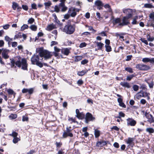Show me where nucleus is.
<instances>
[{"label": "nucleus", "instance_id": "obj_23", "mask_svg": "<svg viewBox=\"0 0 154 154\" xmlns=\"http://www.w3.org/2000/svg\"><path fill=\"white\" fill-rule=\"evenodd\" d=\"M134 138L129 137L128 138L127 140L126 141L127 144H128L129 145H132L133 143V141L134 140Z\"/></svg>", "mask_w": 154, "mask_h": 154}, {"label": "nucleus", "instance_id": "obj_6", "mask_svg": "<svg viewBox=\"0 0 154 154\" xmlns=\"http://www.w3.org/2000/svg\"><path fill=\"white\" fill-rule=\"evenodd\" d=\"M129 18L125 16L123 17L122 20V22L118 24L119 26H122L129 24L130 22L129 19Z\"/></svg>", "mask_w": 154, "mask_h": 154}, {"label": "nucleus", "instance_id": "obj_56", "mask_svg": "<svg viewBox=\"0 0 154 154\" xmlns=\"http://www.w3.org/2000/svg\"><path fill=\"white\" fill-rule=\"evenodd\" d=\"M58 42L55 41H52L51 42L50 46L52 47L54 45H57Z\"/></svg>", "mask_w": 154, "mask_h": 154}, {"label": "nucleus", "instance_id": "obj_12", "mask_svg": "<svg viewBox=\"0 0 154 154\" xmlns=\"http://www.w3.org/2000/svg\"><path fill=\"white\" fill-rule=\"evenodd\" d=\"M75 112L76 113V116L77 118L81 119H82L84 118V115L82 112H80L79 110L78 109H76Z\"/></svg>", "mask_w": 154, "mask_h": 154}, {"label": "nucleus", "instance_id": "obj_1", "mask_svg": "<svg viewBox=\"0 0 154 154\" xmlns=\"http://www.w3.org/2000/svg\"><path fill=\"white\" fill-rule=\"evenodd\" d=\"M11 63L12 66H14V64L19 67H22L21 68L24 70H27V64L26 63V61L25 59H21L19 56H17L15 60L14 59H10Z\"/></svg>", "mask_w": 154, "mask_h": 154}, {"label": "nucleus", "instance_id": "obj_46", "mask_svg": "<svg viewBox=\"0 0 154 154\" xmlns=\"http://www.w3.org/2000/svg\"><path fill=\"white\" fill-rule=\"evenodd\" d=\"M18 134L17 132H13L12 133L10 134V136H12L14 137H17V136L18 135Z\"/></svg>", "mask_w": 154, "mask_h": 154}, {"label": "nucleus", "instance_id": "obj_4", "mask_svg": "<svg viewBox=\"0 0 154 154\" xmlns=\"http://www.w3.org/2000/svg\"><path fill=\"white\" fill-rule=\"evenodd\" d=\"M75 27L71 25H66L65 26L63 29V31L69 34H72L75 31Z\"/></svg>", "mask_w": 154, "mask_h": 154}, {"label": "nucleus", "instance_id": "obj_9", "mask_svg": "<svg viewBox=\"0 0 154 154\" xmlns=\"http://www.w3.org/2000/svg\"><path fill=\"white\" fill-rule=\"evenodd\" d=\"M128 125L134 126L136 124V122L132 118H128L126 120Z\"/></svg>", "mask_w": 154, "mask_h": 154}, {"label": "nucleus", "instance_id": "obj_38", "mask_svg": "<svg viewBox=\"0 0 154 154\" xmlns=\"http://www.w3.org/2000/svg\"><path fill=\"white\" fill-rule=\"evenodd\" d=\"M7 91L8 94H9L12 95L13 94L14 95L16 94V93L14 92L11 89H8L7 90Z\"/></svg>", "mask_w": 154, "mask_h": 154}, {"label": "nucleus", "instance_id": "obj_44", "mask_svg": "<svg viewBox=\"0 0 154 154\" xmlns=\"http://www.w3.org/2000/svg\"><path fill=\"white\" fill-rule=\"evenodd\" d=\"M125 70L131 73H132L133 72L132 69L131 68L126 67L125 68Z\"/></svg>", "mask_w": 154, "mask_h": 154}, {"label": "nucleus", "instance_id": "obj_8", "mask_svg": "<svg viewBox=\"0 0 154 154\" xmlns=\"http://www.w3.org/2000/svg\"><path fill=\"white\" fill-rule=\"evenodd\" d=\"M95 119V118L93 117L92 114L89 112L86 114L85 118V122L86 123H88L90 121H93Z\"/></svg>", "mask_w": 154, "mask_h": 154}, {"label": "nucleus", "instance_id": "obj_34", "mask_svg": "<svg viewBox=\"0 0 154 154\" xmlns=\"http://www.w3.org/2000/svg\"><path fill=\"white\" fill-rule=\"evenodd\" d=\"M30 28L32 31H36L37 29V27L35 25H31L30 26Z\"/></svg>", "mask_w": 154, "mask_h": 154}, {"label": "nucleus", "instance_id": "obj_22", "mask_svg": "<svg viewBox=\"0 0 154 154\" xmlns=\"http://www.w3.org/2000/svg\"><path fill=\"white\" fill-rule=\"evenodd\" d=\"M118 101L119 103V105L120 106H122L124 108L126 107V105L125 104L122 102V100L121 98H119L118 99Z\"/></svg>", "mask_w": 154, "mask_h": 154}, {"label": "nucleus", "instance_id": "obj_61", "mask_svg": "<svg viewBox=\"0 0 154 154\" xmlns=\"http://www.w3.org/2000/svg\"><path fill=\"white\" fill-rule=\"evenodd\" d=\"M147 40L148 41H153L154 40V38L153 37H150V36H149V37H147Z\"/></svg>", "mask_w": 154, "mask_h": 154}, {"label": "nucleus", "instance_id": "obj_62", "mask_svg": "<svg viewBox=\"0 0 154 154\" xmlns=\"http://www.w3.org/2000/svg\"><path fill=\"white\" fill-rule=\"evenodd\" d=\"M88 30L90 31H91L93 32H96V30L94 29L93 28V27L91 26H89L88 27Z\"/></svg>", "mask_w": 154, "mask_h": 154}, {"label": "nucleus", "instance_id": "obj_11", "mask_svg": "<svg viewBox=\"0 0 154 154\" xmlns=\"http://www.w3.org/2000/svg\"><path fill=\"white\" fill-rule=\"evenodd\" d=\"M76 9L73 7H71L69 9L68 12L70 14V16L74 17L76 15Z\"/></svg>", "mask_w": 154, "mask_h": 154}, {"label": "nucleus", "instance_id": "obj_13", "mask_svg": "<svg viewBox=\"0 0 154 154\" xmlns=\"http://www.w3.org/2000/svg\"><path fill=\"white\" fill-rule=\"evenodd\" d=\"M34 89L32 88L29 89L23 88L22 90V93H25L28 92L29 94H32L33 91Z\"/></svg>", "mask_w": 154, "mask_h": 154}, {"label": "nucleus", "instance_id": "obj_18", "mask_svg": "<svg viewBox=\"0 0 154 154\" xmlns=\"http://www.w3.org/2000/svg\"><path fill=\"white\" fill-rule=\"evenodd\" d=\"M120 84L122 86L124 87H125L128 88H131V86L129 83L127 82H121Z\"/></svg>", "mask_w": 154, "mask_h": 154}, {"label": "nucleus", "instance_id": "obj_3", "mask_svg": "<svg viewBox=\"0 0 154 154\" xmlns=\"http://www.w3.org/2000/svg\"><path fill=\"white\" fill-rule=\"evenodd\" d=\"M39 57L38 55H34L31 58V61L32 64H35L40 68L43 67L42 63L39 61Z\"/></svg>", "mask_w": 154, "mask_h": 154}, {"label": "nucleus", "instance_id": "obj_10", "mask_svg": "<svg viewBox=\"0 0 154 154\" xmlns=\"http://www.w3.org/2000/svg\"><path fill=\"white\" fill-rule=\"evenodd\" d=\"M10 52V51L6 49H3L2 50V55L3 58L5 59H7L9 57L8 54Z\"/></svg>", "mask_w": 154, "mask_h": 154}, {"label": "nucleus", "instance_id": "obj_27", "mask_svg": "<svg viewBox=\"0 0 154 154\" xmlns=\"http://www.w3.org/2000/svg\"><path fill=\"white\" fill-rule=\"evenodd\" d=\"M94 134L95 137L96 138H97L100 136V131L99 130L95 129H94Z\"/></svg>", "mask_w": 154, "mask_h": 154}, {"label": "nucleus", "instance_id": "obj_19", "mask_svg": "<svg viewBox=\"0 0 154 154\" xmlns=\"http://www.w3.org/2000/svg\"><path fill=\"white\" fill-rule=\"evenodd\" d=\"M146 117L148 119V121L151 123L154 122V120L153 119L152 116L151 115H146Z\"/></svg>", "mask_w": 154, "mask_h": 154}, {"label": "nucleus", "instance_id": "obj_55", "mask_svg": "<svg viewBox=\"0 0 154 154\" xmlns=\"http://www.w3.org/2000/svg\"><path fill=\"white\" fill-rule=\"evenodd\" d=\"M149 85V87L150 88H152L153 86V83L152 82H151L150 83L147 82Z\"/></svg>", "mask_w": 154, "mask_h": 154}, {"label": "nucleus", "instance_id": "obj_24", "mask_svg": "<svg viewBox=\"0 0 154 154\" xmlns=\"http://www.w3.org/2000/svg\"><path fill=\"white\" fill-rule=\"evenodd\" d=\"M95 5L97 7L102 6L103 4L102 2L99 0H97L95 2Z\"/></svg>", "mask_w": 154, "mask_h": 154}, {"label": "nucleus", "instance_id": "obj_57", "mask_svg": "<svg viewBox=\"0 0 154 154\" xmlns=\"http://www.w3.org/2000/svg\"><path fill=\"white\" fill-rule=\"evenodd\" d=\"M54 50L55 51V52H60V49L58 48L56 46H55L54 47Z\"/></svg>", "mask_w": 154, "mask_h": 154}, {"label": "nucleus", "instance_id": "obj_53", "mask_svg": "<svg viewBox=\"0 0 154 154\" xmlns=\"http://www.w3.org/2000/svg\"><path fill=\"white\" fill-rule=\"evenodd\" d=\"M143 94H140V92L137 93L136 95V96L137 98L139 99V98L143 97Z\"/></svg>", "mask_w": 154, "mask_h": 154}, {"label": "nucleus", "instance_id": "obj_64", "mask_svg": "<svg viewBox=\"0 0 154 154\" xmlns=\"http://www.w3.org/2000/svg\"><path fill=\"white\" fill-rule=\"evenodd\" d=\"M149 17L151 19H154V13H151L149 15Z\"/></svg>", "mask_w": 154, "mask_h": 154}, {"label": "nucleus", "instance_id": "obj_7", "mask_svg": "<svg viewBox=\"0 0 154 154\" xmlns=\"http://www.w3.org/2000/svg\"><path fill=\"white\" fill-rule=\"evenodd\" d=\"M136 68L140 70H146L150 69V67L149 66L143 64L137 65Z\"/></svg>", "mask_w": 154, "mask_h": 154}, {"label": "nucleus", "instance_id": "obj_60", "mask_svg": "<svg viewBox=\"0 0 154 154\" xmlns=\"http://www.w3.org/2000/svg\"><path fill=\"white\" fill-rule=\"evenodd\" d=\"M54 11L57 12H58L60 11V9L57 6H55L54 7Z\"/></svg>", "mask_w": 154, "mask_h": 154}, {"label": "nucleus", "instance_id": "obj_58", "mask_svg": "<svg viewBox=\"0 0 154 154\" xmlns=\"http://www.w3.org/2000/svg\"><path fill=\"white\" fill-rule=\"evenodd\" d=\"M36 5L34 3H33L31 5L32 8L33 9H36Z\"/></svg>", "mask_w": 154, "mask_h": 154}, {"label": "nucleus", "instance_id": "obj_50", "mask_svg": "<svg viewBox=\"0 0 154 154\" xmlns=\"http://www.w3.org/2000/svg\"><path fill=\"white\" fill-rule=\"evenodd\" d=\"M10 25L8 24H6L3 26V28L5 29H8L10 26Z\"/></svg>", "mask_w": 154, "mask_h": 154}, {"label": "nucleus", "instance_id": "obj_21", "mask_svg": "<svg viewBox=\"0 0 154 154\" xmlns=\"http://www.w3.org/2000/svg\"><path fill=\"white\" fill-rule=\"evenodd\" d=\"M59 7L60 8L61 7L62 8L61 11L62 12L66 11L67 9V7L65 6V4L63 3H60L59 5Z\"/></svg>", "mask_w": 154, "mask_h": 154}, {"label": "nucleus", "instance_id": "obj_35", "mask_svg": "<svg viewBox=\"0 0 154 154\" xmlns=\"http://www.w3.org/2000/svg\"><path fill=\"white\" fill-rule=\"evenodd\" d=\"M28 26L26 24H23L21 28V31H23L25 29H28Z\"/></svg>", "mask_w": 154, "mask_h": 154}, {"label": "nucleus", "instance_id": "obj_29", "mask_svg": "<svg viewBox=\"0 0 154 154\" xmlns=\"http://www.w3.org/2000/svg\"><path fill=\"white\" fill-rule=\"evenodd\" d=\"M82 58V57L81 56H75L74 59L75 61L78 62L81 60Z\"/></svg>", "mask_w": 154, "mask_h": 154}, {"label": "nucleus", "instance_id": "obj_17", "mask_svg": "<svg viewBox=\"0 0 154 154\" xmlns=\"http://www.w3.org/2000/svg\"><path fill=\"white\" fill-rule=\"evenodd\" d=\"M55 25L53 23L48 25L46 29L47 30L50 31L55 28Z\"/></svg>", "mask_w": 154, "mask_h": 154}, {"label": "nucleus", "instance_id": "obj_25", "mask_svg": "<svg viewBox=\"0 0 154 154\" xmlns=\"http://www.w3.org/2000/svg\"><path fill=\"white\" fill-rule=\"evenodd\" d=\"M121 21V19L120 18H118L114 19L113 22V23L114 25H116L117 24H119Z\"/></svg>", "mask_w": 154, "mask_h": 154}, {"label": "nucleus", "instance_id": "obj_43", "mask_svg": "<svg viewBox=\"0 0 154 154\" xmlns=\"http://www.w3.org/2000/svg\"><path fill=\"white\" fill-rule=\"evenodd\" d=\"M5 40L8 42L12 40V38H10L8 36H6L5 37Z\"/></svg>", "mask_w": 154, "mask_h": 154}, {"label": "nucleus", "instance_id": "obj_20", "mask_svg": "<svg viewBox=\"0 0 154 154\" xmlns=\"http://www.w3.org/2000/svg\"><path fill=\"white\" fill-rule=\"evenodd\" d=\"M106 142L104 141H101L98 142L97 143L96 146L98 147H102L103 146L106 145Z\"/></svg>", "mask_w": 154, "mask_h": 154}, {"label": "nucleus", "instance_id": "obj_15", "mask_svg": "<svg viewBox=\"0 0 154 154\" xmlns=\"http://www.w3.org/2000/svg\"><path fill=\"white\" fill-rule=\"evenodd\" d=\"M12 8L14 10H16V8H17V10L21 9V7H19L18 5L14 2L12 3Z\"/></svg>", "mask_w": 154, "mask_h": 154}, {"label": "nucleus", "instance_id": "obj_28", "mask_svg": "<svg viewBox=\"0 0 154 154\" xmlns=\"http://www.w3.org/2000/svg\"><path fill=\"white\" fill-rule=\"evenodd\" d=\"M138 19V17L137 16H135L133 18L132 21L131 23L133 25H135L137 24V20Z\"/></svg>", "mask_w": 154, "mask_h": 154}, {"label": "nucleus", "instance_id": "obj_14", "mask_svg": "<svg viewBox=\"0 0 154 154\" xmlns=\"http://www.w3.org/2000/svg\"><path fill=\"white\" fill-rule=\"evenodd\" d=\"M61 53L66 56L69 55L70 53V49L68 48H63L61 50Z\"/></svg>", "mask_w": 154, "mask_h": 154}, {"label": "nucleus", "instance_id": "obj_42", "mask_svg": "<svg viewBox=\"0 0 154 154\" xmlns=\"http://www.w3.org/2000/svg\"><path fill=\"white\" fill-rule=\"evenodd\" d=\"M140 40L143 43H144L146 45H148V42L144 38H141Z\"/></svg>", "mask_w": 154, "mask_h": 154}, {"label": "nucleus", "instance_id": "obj_30", "mask_svg": "<svg viewBox=\"0 0 154 154\" xmlns=\"http://www.w3.org/2000/svg\"><path fill=\"white\" fill-rule=\"evenodd\" d=\"M144 7L146 8H152L153 7V5L150 3L145 4L144 5Z\"/></svg>", "mask_w": 154, "mask_h": 154}, {"label": "nucleus", "instance_id": "obj_40", "mask_svg": "<svg viewBox=\"0 0 154 154\" xmlns=\"http://www.w3.org/2000/svg\"><path fill=\"white\" fill-rule=\"evenodd\" d=\"M134 76L133 75H131L127 76L126 80L128 81H130Z\"/></svg>", "mask_w": 154, "mask_h": 154}, {"label": "nucleus", "instance_id": "obj_51", "mask_svg": "<svg viewBox=\"0 0 154 154\" xmlns=\"http://www.w3.org/2000/svg\"><path fill=\"white\" fill-rule=\"evenodd\" d=\"M88 62V60H87L86 59H85V60H82V61L81 62V63L82 64L84 65V64H85L87 63Z\"/></svg>", "mask_w": 154, "mask_h": 154}, {"label": "nucleus", "instance_id": "obj_33", "mask_svg": "<svg viewBox=\"0 0 154 154\" xmlns=\"http://www.w3.org/2000/svg\"><path fill=\"white\" fill-rule=\"evenodd\" d=\"M105 47L106 48V50L107 52H109L111 51V48L110 46L109 45H105Z\"/></svg>", "mask_w": 154, "mask_h": 154}, {"label": "nucleus", "instance_id": "obj_39", "mask_svg": "<svg viewBox=\"0 0 154 154\" xmlns=\"http://www.w3.org/2000/svg\"><path fill=\"white\" fill-rule=\"evenodd\" d=\"M22 37V35H21V34L20 33H18V34H16L15 35L14 37V39H16V38H21Z\"/></svg>", "mask_w": 154, "mask_h": 154}, {"label": "nucleus", "instance_id": "obj_31", "mask_svg": "<svg viewBox=\"0 0 154 154\" xmlns=\"http://www.w3.org/2000/svg\"><path fill=\"white\" fill-rule=\"evenodd\" d=\"M146 131L150 134L153 133L154 132V130L152 128H147L146 129Z\"/></svg>", "mask_w": 154, "mask_h": 154}, {"label": "nucleus", "instance_id": "obj_59", "mask_svg": "<svg viewBox=\"0 0 154 154\" xmlns=\"http://www.w3.org/2000/svg\"><path fill=\"white\" fill-rule=\"evenodd\" d=\"M132 57V56L131 55H128L127 56V58L126 60V61H128L130 60L131 59V58Z\"/></svg>", "mask_w": 154, "mask_h": 154}, {"label": "nucleus", "instance_id": "obj_41", "mask_svg": "<svg viewBox=\"0 0 154 154\" xmlns=\"http://www.w3.org/2000/svg\"><path fill=\"white\" fill-rule=\"evenodd\" d=\"M139 87L137 85H134L133 86V88L134 90L135 91H137L138 90Z\"/></svg>", "mask_w": 154, "mask_h": 154}, {"label": "nucleus", "instance_id": "obj_32", "mask_svg": "<svg viewBox=\"0 0 154 154\" xmlns=\"http://www.w3.org/2000/svg\"><path fill=\"white\" fill-rule=\"evenodd\" d=\"M17 117L16 114H11L9 116V118L11 119H15Z\"/></svg>", "mask_w": 154, "mask_h": 154}, {"label": "nucleus", "instance_id": "obj_48", "mask_svg": "<svg viewBox=\"0 0 154 154\" xmlns=\"http://www.w3.org/2000/svg\"><path fill=\"white\" fill-rule=\"evenodd\" d=\"M51 5V3L50 1L44 3L46 7H49Z\"/></svg>", "mask_w": 154, "mask_h": 154}, {"label": "nucleus", "instance_id": "obj_45", "mask_svg": "<svg viewBox=\"0 0 154 154\" xmlns=\"http://www.w3.org/2000/svg\"><path fill=\"white\" fill-rule=\"evenodd\" d=\"M149 60L150 58H143L142 60V61L144 63L149 62Z\"/></svg>", "mask_w": 154, "mask_h": 154}, {"label": "nucleus", "instance_id": "obj_49", "mask_svg": "<svg viewBox=\"0 0 154 154\" xmlns=\"http://www.w3.org/2000/svg\"><path fill=\"white\" fill-rule=\"evenodd\" d=\"M86 44L85 42H83L80 44L79 47L80 48H82L86 46Z\"/></svg>", "mask_w": 154, "mask_h": 154}, {"label": "nucleus", "instance_id": "obj_47", "mask_svg": "<svg viewBox=\"0 0 154 154\" xmlns=\"http://www.w3.org/2000/svg\"><path fill=\"white\" fill-rule=\"evenodd\" d=\"M119 116L116 118H120L121 117H124L125 116V114L122 112H120L119 113Z\"/></svg>", "mask_w": 154, "mask_h": 154}, {"label": "nucleus", "instance_id": "obj_26", "mask_svg": "<svg viewBox=\"0 0 154 154\" xmlns=\"http://www.w3.org/2000/svg\"><path fill=\"white\" fill-rule=\"evenodd\" d=\"M88 72L87 70H83L79 72L77 74L79 76H82L86 74Z\"/></svg>", "mask_w": 154, "mask_h": 154}, {"label": "nucleus", "instance_id": "obj_37", "mask_svg": "<svg viewBox=\"0 0 154 154\" xmlns=\"http://www.w3.org/2000/svg\"><path fill=\"white\" fill-rule=\"evenodd\" d=\"M20 140V139L19 138L17 137H15L14 138L13 141L14 143H17L18 141H19Z\"/></svg>", "mask_w": 154, "mask_h": 154}, {"label": "nucleus", "instance_id": "obj_16", "mask_svg": "<svg viewBox=\"0 0 154 154\" xmlns=\"http://www.w3.org/2000/svg\"><path fill=\"white\" fill-rule=\"evenodd\" d=\"M94 43L96 44L97 45V46L98 47V50H102L103 47L104 46V44L103 43H102L101 42H95Z\"/></svg>", "mask_w": 154, "mask_h": 154}, {"label": "nucleus", "instance_id": "obj_36", "mask_svg": "<svg viewBox=\"0 0 154 154\" xmlns=\"http://www.w3.org/2000/svg\"><path fill=\"white\" fill-rule=\"evenodd\" d=\"M34 19L32 18H31L28 20V24H32L34 22Z\"/></svg>", "mask_w": 154, "mask_h": 154}, {"label": "nucleus", "instance_id": "obj_63", "mask_svg": "<svg viewBox=\"0 0 154 154\" xmlns=\"http://www.w3.org/2000/svg\"><path fill=\"white\" fill-rule=\"evenodd\" d=\"M17 45V42H12V47H16Z\"/></svg>", "mask_w": 154, "mask_h": 154}, {"label": "nucleus", "instance_id": "obj_2", "mask_svg": "<svg viewBox=\"0 0 154 154\" xmlns=\"http://www.w3.org/2000/svg\"><path fill=\"white\" fill-rule=\"evenodd\" d=\"M38 51L40 57H44L45 60L51 58L52 55L51 52L46 50H44L42 48H39Z\"/></svg>", "mask_w": 154, "mask_h": 154}, {"label": "nucleus", "instance_id": "obj_52", "mask_svg": "<svg viewBox=\"0 0 154 154\" xmlns=\"http://www.w3.org/2000/svg\"><path fill=\"white\" fill-rule=\"evenodd\" d=\"M28 118L27 116H23L22 121H28Z\"/></svg>", "mask_w": 154, "mask_h": 154}, {"label": "nucleus", "instance_id": "obj_54", "mask_svg": "<svg viewBox=\"0 0 154 154\" xmlns=\"http://www.w3.org/2000/svg\"><path fill=\"white\" fill-rule=\"evenodd\" d=\"M68 120L70 122H71V123H72V122H77L74 119L72 118H69Z\"/></svg>", "mask_w": 154, "mask_h": 154}, {"label": "nucleus", "instance_id": "obj_5", "mask_svg": "<svg viewBox=\"0 0 154 154\" xmlns=\"http://www.w3.org/2000/svg\"><path fill=\"white\" fill-rule=\"evenodd\" d=\"M123 12L127 15L126 17L130 18L133 16L134 13L135 12V11L131 9H124Z\"/></svg>", "mask_w": 154, "mask_h": 154}]
</instances>
